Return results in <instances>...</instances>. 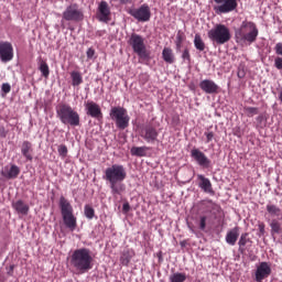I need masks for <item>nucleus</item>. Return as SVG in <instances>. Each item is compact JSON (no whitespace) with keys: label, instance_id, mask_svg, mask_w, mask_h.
<instances>
[{"label":"nucleus","instance_id":"23","mask_svg":"<svg viewBox=\"0 0 282 282\" xmlns=\"http://www.w3.org/2000/svg\"><path fill=\"white\" fill-rule=\"evenodd\" d=\"M239 239V227H235L226 235V241L229 246H235Z\"/></svg>","mask_w":282,"mask_h":282},{"label":"nucleus","instance_id":"9","mask_svg":"<svg viewBox=\"0 0 282 282\" xmlns=\"http://www.w3.org/2000/svg\"><path fill=\"white\" fill-rule=\"evenodd\" d=\"M85 19V14L78 8V4L73 3L68 6L65 11L63 12V20L64 21H83Z\"/></svg>","mask_w":282,"mask_h":282},{"label":"nucleus","instance_id":"34","mask_svg":"<svg viewBox=\"0 0 282 282\" xmlns=\"http://www.w3.org/2000/svg\"><path fill=\"white\" fill-rule=\"evenodd\" d=\"M84 215L85 217H87V219H91L96 215V212L94 210V207H91L90 205H85Z\"/></svg>","mask_w":282,"mask_h":282},{"label":"nucleus","instance_id":"29","mask_svg":"<svg viewBox=\"0 0 282 282\" xmlns=\"http://www.w3.org/2000/svg\"><path fill=\"white\" fill-rule=\"evenodd\" d=\"M194 45L198 52H204V50H206V43H204V40H202V35L199 34L195 35Z\"/></svg>","mask_w":282,"mask_h":282},{"label":"nucleus","instance_id":"3","mask_svg":"<svg viewBox=\"0 0 282 282\" xmlns=\"http://www.w3.org/2000/svg\"><path fill=\"white\" fill-rule=\"evenodd\" d=\"M259 36V29L254 22L243 21L235 31V40L239 45H252Z\"/></svg>","mask_w":282,"mask_h":282},{"label":"nucleus","instance_id":"12","mask_svg":"<svg viewBox=\"0 0 282 282\" xmlns=\"http://www.w3.org/2000/svg\"><path fill=\"white\" fill-rule=\"evenodd\" d=\"M272 274V265L268 262H260L256 270V281L263 282V279H268Z\"/></svg>","mask_w":282,"mask_h":282},{"label":"nucleus","instance_id":"11","mask_svg":"<svg viewBox=\"0 0 282 282\" xmlns=\"http://www.w3.org/2000/svg\"><path fill=\"white\" fill-rule=\"evenodd\" d=\"M14 58V48L10 42H0V61L8 63Z\"/></svg>","mask_w":282,"mask_h":282},{"label":"nucleus","instance_id":"22","mask_svg":"<svg viewBox=\"0 0 282 282\" xmlns=\"http://www.w3.org/2000/svg\"><path fill=\"white\" fill-rule=\"evenodd\" d=\"M199 180V188L204 191L205 193H213V184L210 183V180L206 178L204 175L199 174L197 176Z\"/></svg>","mask_w":282,"mask_h":282},{"label":"nucleus","instance_id":"47","mask_svg":"<svg viewBox=\"0 0 282 282\" xmlns=\"http://www.w3.org/2000/svg\"><path fill=\"white\" fill-rule=\"evenodd\" d=\"M176 39H177L176 47L180 48V47H182V35L178 34V35L176 36Z\"/></svg>","mask_w":282,"mask_h":282},{"label":"nucleus","instance_id":"2","mask_svg":"<svg viewBox=\"0 0 282 282\" xmlns=\"http://www.w3.org/2000/svg\"><path fill=\"white\" fill-rule=\"evenodd\" d=\"M70 268L77 272V274H85L94 268V257L91 251L87 248H80L73 251L70 254Z\"/></svg>","mask_w":282,"mask_h":282},{"label":"nucleus","instance_id":"33","mask_svg":"<svg viewBox=\"0 0 282 282\" xmlns=\"http://www.w3.org/2000/svg\"><path fill=\"white\" fill-rule=\"evenodd\" d=\"M171 282H184L186 281V274L185 273H174L170 276Z\"/></svg>","mask_w":282,"mask_h":282},{"label":"nucleus","instance_id":"10","mask_svg":"<svg viewBox=\"0 0 282 282\" xmlns=\"http://www.w3.org/2000/svg\"><path fill=\"white\" fill-rule=\"evenodd\" d=\"M129 14L141 23H147V21H151V8H149V4H142L138 9H130Z\"/></svg>","mask_w":282,"mask_h":282},{"label":"nucleus","instance_id":"31","mask_svg":"<svg viewBox=\"0 0 282 282\" xmlns=\"http://www.w3.org/2000/svg\"><path fill=\"white\" fill-rule=\"evenodd\" d=\"M270 227H271V235H281L282 228L279 220L276 219L271 220Z\"/></svg>","mask_w":282,"mask_h":282},{"label":"nucleus","instance_id":"26","mask_svg":"<svg viewBox=\"0 0 282 282\" xmlns=\"http://www.w3.org/2000/svg\"><path fill=\"white\" fill-rule=\"evenodd\" d=\"M70 78H72V85L73 87H78L83 85V75L78 70H73L70 73Z\"/></svg>","mask_w":282,"mask_h":282},{"label":"nucleus","instance_id":"8","mask_svg":"<svg viewBox=\"0 0 282 282\" xmlns=\"http://www.w3.org/2000/svg\"><path fill=\"white\" fill-rule=\"evenodd\" d=\"M216 6H214V11L216 14H228L229 12H235L237 10V0H214Z\"/></svg>","mask_w":282,"mask_h":282},{"label":"nucleus","instance_id":"45","mask_svg":"<svg viewBox=\"0 0 282 282\" xmlns=\"http://www.w3.org/2000/svg\"><path fill=\"white\" fill-rule=\"evenodd\" d=\"M205 135L207 138V143L212 142L213 138H215V134L213 132H206Z\"/></svg>","mask_w":282,"mask_h":282},{"label":"nucleus","instance_id":"20","mask_svg":"<svg viewBox=\"0 0 282 282\" xmlns=\"http://www.w3.org/2000/svg\"><path fill=\"white\" fill-rule=\"evenodd\" d=\"M59 208L62 216L70 215L72 213H74V207H72V204L69 203V200H67V198H65V196H62L59 198Z\"/></svg>","mask_w":282,"mask_h":282},{"label":"nucleus","instance_id":"15","mask_svg":"<svg viewBox=\"0 0 282 282\" xmlns=\"http://www.w3.org/2000/svg\"><path fill=\"white\" fill-rule=\"evenodd\" d=\"M158 135H160V133L153 126H147L141 130V138H143L145 142H155V140H158Z\"/></svg>","mask_w":282,"mask_h":282},{"label":"nucleus","instance_id":"46","mask_svg":"<svg viewBox=\"0 0 282 282\" xmlns=\"http://www.w3.org/2000/svg\"><path fill=\"white\" fill-rule=\"evenodd\" d=\"M122 210H123V213H129V210H131V206L129 205V203L123 204Z\"/></svg>","mask_w":282,"mask_h":282},{"label":"nucleus","instance_id":"40","mask_svg":"<svg viewBox=\"0 0 282 282\" xmlns=\"http://www.w3.org/2000/svg\"><path fill=\"white\" fill-rule=\"evenodd\" d=\"M1 89L4 94H10L12 87L10 86V84H2Z\"/></svg>","mask_w":282,"mask_h":282},{"label":"nucleus","instance_id":"37","mask_svg":"<svg viewBox=\"0 0 282 282\" xmlns=\"http://www.w3.org/2000/svg\"><path fill=\"white\" fill-rule=\"evenodd\" d=\"M58 154L61 158H67V145L61 144L57 149Z\"/></svg>","mask_w":282,"mask_h":282},{"label":"nucleus","instance_id":"28","mask_svg":"<svg viewBox=\"0 0 282 282\" xmlns=\"http://www.w3.org/2000/svg\"><path fill=\"white\" fill-rule=\"evenodd\" d=\"M131 259H133V250L128 249L122 252L120 258V263L122 265H129Z\"/></svg>","mask_w":282,"mask_h":282},{"label":"nucleus","instance_id":"4","mask_svg":"<svg viewBox=\"0 0 282 282\" xmlns=\"http://www.w3.org/2000/svg\"><path fill=\"white\" fill-rule=\"evenodd\" d=\"M56 113L63 124H70V127H78L80 124V116L69 105H58L56 107Z\"/></svg>","mask_w":282,"mask_h":282},{"label":"nucleus","instance_id":"27","mask_svg":"<svg viewBox=\"0 0 282 282\" xmlns=\"http://www.w3.org/2000/svg\"><path fill=\"white\" fill-rule=\"evenodd\" d=\"M267 213H269V215L271 217H281V215H282L281 207H279L274 204H268L267 205Z\"/></svg>","mask_w":282,"mask_h":282},{"label":"nucleus","instance_id":"16","mask_svg":"<svg viewBox=\"0 0 282 282\" xmlns=\"http://www.w3.org/2000/svg\"><path fill=\"white\" fill-rule=\"evenodd\" d=\"M20 173L21 169L15 164L7 165L1 171V175L6 177V180H17Z\"/></svg>","mask_w":282,"mask_h":282},{"label":"nucleus","instance_id":"39","mask_svg":"<svg viewBox=\"0 0 282 282\" xmlns=\"http://www.w3.org/2000/svg\"><path fill=\"white\" fill-rule=\"evenodd\" d=\"M274 51H275V54H278V56H282V43L281 42L275 44Z\"/></svg>","mask_w":282,"mask_h":282},{"label":"nucleus","instance_id":"48","mask_svg":"<svg viewBox=\"0 0 282 282\" xmlns=\"http://www.w3.org/2000/svg\"><path fill=\"white\" fill-rule=\"evenodd\" d=\"M238 76L241 77V73H238Z\"/></svg>","mask_w":282,"mask_h":282},{"label":"nucleus","instance_id":"43","mask_svg":"<svg viewBox=\"0 0 282 282\" xmlns=\"http://www.w3.org/2000/svg\"><path fill=\"white\" fill-rule=\"evenodd\" d=\"M86 54H87V58L91 59V58H94L96 51L94 48H88Z\"/></svg>","mask_w":282,"mask_h":282},{"label":"nucleus","instance_id":"38","mask_svg":"<svg viewBox=\"0 0 282 282\" xmlns=\"http://www.w3.org/2000/svg\"><path fill=\"white\" fill-rule=\"evenodd\" d=\"M208 217L206 216H200L199 218V229L200 230H206V221H207Z\"/></svg>","mask_w":282,"mask_h":282},{"label":"nucleus","instance_id":"5","mask_svg":"<svg viewBox=\"0 0 282 282\" xmlns=\"http://www.w3.org/2000/svg\"><path fill=\"white\" fill-rule=\"evenodd\" d=\"M208 39L218 45H224L230 41V29L224 24H217L214 29L208 31Z\"/></svg>","mask_w":282,"mask_h":282},{"label":"nucleus","instance_id":"41","mask_svg":"<svg viewBox=\"0 0 282 282\" xmlns=\"http://www.w3.org/2000/svg\"><path fill=\"white\" fill-rule=\"evenodd\" d=\"M183 61H191V53L188 52V48H185V51L182 54Z\"/></svg>","mask_w":282,"mask_h":282},{"label":"nucleus","instance_id":"44","mask_svg":"<svg viewBox=\"0 0 282 282\" xmlns=\"http://www.w3.org/2000/svg\"><path fill=\"white\" fill-rule=\"evenodd\" d=\"M258 228H259V232H260L261 235H265V224L260 223V224L258 225Z\"/></svg>","mask_w":282,"mask_h":282},{"label":"nucleus","instance_id":"6","mask_svg":"<svg viewBox=\"0 0 282 282\" xmlns=\"http://www.w3.org/2000/svg\"><path fill=\"white\" fill-rule=\"evenodd\" d=\"M110 118L116 122L117 129H127L129 127V120L131 118L129 117V113L127 112V109L123 107H113L110 110Z\"/></svg>","mask_w":282,"mask_h":282},{"label":"nucleus","instance_id":"49","mask_svg":"<svg viewBox=\"0 0 282 282\" xmlns=\"http://www.w3.org/2000/svg\"><path fill=\"white\" fill-rule=\"evenodd\" d=\"M238 76L241 77V73H238Z\"/></svg>","mask_w":282,"mask_h":282},{"label":"nucleus","instance_id":"7","mask_svg":"<svg viewBox=\"0 0 282 282\" xmlns=\"http://www.w3.org/2000/svg\"><path fill=\"white\" fill-rule=\"evenodd\" d=\"M129 44L133 52L140 56V58H149V52H147V45H144V37L133 33L130 36Z\"/></svg>","mask_w":282,"mask_h":282},{"label":"nucleus","instance_id":"24","mask_svg":"<svg viewBox=\"0 0 282 282\" xmlns=\"http://www.w3.org/2000/svg\"><path fill=\"white\" fill-rule=\"evenodd\" d=\"M21 153L26 160H29V162H32V143L30 141H24L22 143Z\"/></svg>","mask_w":282,"mask_h":282},{"label":"nucleus","instance_id":"35","mask_svg":"<svg viewBox=\"0 0 282 282\" xmlns=\"http://www.w3.org/2000/svg\"><path fill=\"white\" fill-rule=\"evenodd\" d=\"M243 111L246 116H248L249 118H252V116H257V113H259V108L245 107Z\"/></svg>","mask_w":282,"mask_h":282},{"label":"nucleus","instance_id":"18","mask_svg":"<svg viewBox=\"0 0 282 282\" xmlns=\"http://www.w3.org/2000/svg\"><path fill=\"white\" fill-rule=\"evenodd\" d=\"M87 115L91 116V118H100L102 116V111L100 110V106L94 101H88L86 104Z\"/></svg>","mask_w":282,"mask_h":282},{"label":"nucleus","instance_id":"42","mask_svg":"<svg viewBox=\"0 0 282 282\" xmlns=\"http://www.w3.org/2000/svg\"><path fill=\"white\" fill-rule=\"evenodd\" d=\"M276 69H282V57H276L274 61Z\"/></svg>","mask_w":282,"mask_h":282},{"label":"nucleus","instance_id":"21","mask_svg":"<svg viewBox=\"0 0 282 282\" xmlns=\"http://www.w3.org/2000/svg\"><path fill=\"white\" fill-rule=\"evenodd\" d=\"M12 208H14L19 215H28V213H30V206L23 200L12 203Z\"/></svg>","mask_w":282,"mask_h":282},{"label":"nucleus","instance_id":"19","mask_svg":"<svg viewBox=\"0 0 282 282\" xmlns=\"http://www.w3.org/2000/svg\"><path fill=\"white\" fill-rule=\"evenodd\" d=\"M62 219L66 228H69L72 232L76 230V226L78 225H77L76 216H74V213L62 216Z\"/></svg>","mask_w":282,"mask_h":282},{"label":"nucleus","instance_id":"13","mask_svg":"<svg viewBox=\"0 0 282 282\" xmlns=\"http://www.w3.org/2000/svg\"><path fill=\"white\" fill-rule=\"evenodd\" d=\"M97 19L102 23H109L111 21V9H109V4L106 1L99 3Z\"/></svg>","mask_w":282,"mask_h":282},{"label":"nucleus","instance_id":"1","mask_svg":"<svg viewBox=\"0 0 282 282\" xmlns=\"http://www.w3.org/2000/svg\"><path fill=\"white\" fill-rule=\"evenodd\" d=\"M104 180L109 182L112 195H122L124 193V182L127 180V170L123 165L113 164L106 169Z\"/></svg>","mask_w":282,"mask_h":282},{"label":"nucleus","instance_id":"17","mask_svg":"<svg viewBox=\"0 0 282 282\" xmlns=\"http://www.w3.org/2000/svg\"><path fill=\"white\" fill-rule=\"evenodd\" d=\"M199 87L205 94H217L219 91V86L210 79L200 82Z\"/></svg>","mask_w":282,"mask_h":282},{"label":"nucleus","instance_id":"30","mask_svg":"<svg viewBox=\"0 0 282 282\" xmlns=\"http://www.w3.org/2000/svg\"><path fill=\"white\" fill-rule=\"evenodd\" d=\"M131 155H137L138 158H144L147 155V147H133L130 150Z\"/></svg>","mask_w":282,"mask_h":282},{"label":"nucleus","instance_id":"14","mask_svg":"<svg viewBox=\"0 0 282 282\" xmlns=\"http://www.w3.org/2000/svg\"><path fill=\"white\" fill-rule=\"evenodd\" d=\"M191 156L199 166H203V169H208L210 166V161L208 160V156L204 154L199 149H193L191 151Z\"/></svg>","mask_w":282,"mask_h":282},{"label":"nucleus","instance_id":"25","mask_svg":"<svg viewBox=\"0 0 282 282\" xmlns=\"http://www.w3.org/2000/svg\"><path fill=\"white\" fill-rule=\"evenodd\" d=\"M162 57L165 63L173 65L175 63V55L173 54V50L169 47H164L162 52Z\"/></svg>","mask_w":282,"mask_h":282},{"label":"nucleus","instance_id":"36","mask_svg":"<svg viewBox=\"0 0 282 282\" xmlns=\"http://www.w3.org/2000/svg\"><path fill=\"white\" fill-rule=\"evenodd\" d=\"M248 241H250V239H248V234H242L238 241L240 250H243V248H246V243H248Z\"/></svg>","mask_w":282,"mask_h":282},{"label":"nucleus","instance_id":"32","mask_svg":"<svg viewBox=\"0 0 282 282\" xmlns=\"http://www.w3.org/2000/svg\"><path fill=\"white\" fill-rule=\"evenodd\" d=\"M40 72L42 73L44 78H47V76H50V66H47V63L45 61H41Z\"/></svg>","mask_w":282,"mask_h":282}]
</instances>
